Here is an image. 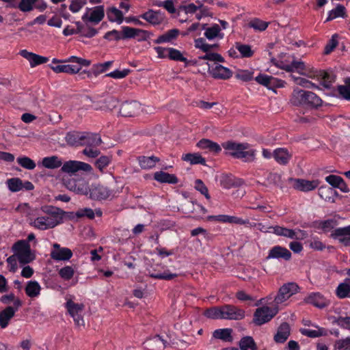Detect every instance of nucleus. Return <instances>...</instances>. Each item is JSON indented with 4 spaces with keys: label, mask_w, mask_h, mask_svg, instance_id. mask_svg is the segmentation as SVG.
<instances>
[{
    "label": "nucleus",
    "mask_w": 350,
    "mask_h": 350,
    "mask_svg": "<svg viewBox=\"0 0 350 350\" xmlns=\"http://www.w3.org/2000/svg\"><path fill=\"white\" fill-rule=\"evenodd\" d=\"M41 210L45 215L30 219L29 221L30 226L40 230L51 229L62 224L67 214L62 209L53 206H42Z\"/></svg>",
    "instance_id": "1"
},
{
    "label": "nucleus",
    "mask_w": 350,
    "mask_h": 350,
    "mask_svg": "<svg viewBox=\"0 0 350 350\" xmlns=\"http://www.w3.org/2000/svg\"><path fill=\"white\" fill-rule=\"evenodd\" d=\"M223 148L234 158L242 159L245 162H252L256 159V150L251 148L248 143L226 142Z\"/></svg>",
    "instance_id": "2"
},
{
    "label": "nucleus",
    "mask_w": 350,
    "mask_h": 350,
    "mask_svg": "<svg viewBox=\"0 0 350 350\" xmlns=\"http://www.w3.org/2000/svg\"><path fill=\"white\" fill-rule=\"evenodd\" d=\"M291 105L297 107H318L321 106L322 100L312 92L295 89L290 99Z\"/></svg>",
    "instance_id": "3"
},
{
    "label": "nucleus",
    "mask_w": 350,
    "mask_h": 350,
    "mask_svg": "<svg viewBox=\"0 0 350 350\" xmlns=\"http://www.w3.org/2000/svg\"><path fill=\"white\" fill-rule=\"evenodd\" d=\"M278 68L287 72L297 71L301 75L306 76L309 78L314 79L315 77H325L327 74L325 71L317 70L310 65H306L304 62L293 60L291 64H284L282 62L277 63Z\"/></svg>",
    "instance_id": "4"
},
{
    "label": "nucleus",
    "mask_w": 350,
    "mask_h": 350,
    "mask_svg": "<svg viewBox=\"0 0 350 350\" xmlns=\"http://www.w3.org/2000/svg\"><path fill=\"white\" fill-rule=\"evenodd\" d=\"M122 187L117 185L110 187L94 184L89 188V198L94 200H112L117 197L122 192Z\"/></svg>",
    "instance_id": "5"
},
{
    "label": "nucleus",
    "mask_w": 350,
    "mask_h": 350,
    "mask_svg": "<svg viewBox=\"0 0 350 350\" xmlns=\"http://www.w3.org/2000/svg\"><path fill=\"white\" fill-rule=\"evenodd\" d=\"M12 250L22 265L28 264L36 258L31 252L29 243L26 240H20L16 242L13 245Z\"/></svg>",
    "instance_id": "6"
},
{
    "label": "nucleus",
    "mask_w": 350,
    "mask_h": 350,
    "mask_svg": "<svg viewBox=\"0 0 350 350\" xmlns=\"http://www.w3.org/2000/svg\"><path fill=\"white\" fill-rule=\"evenodd\" d=\"M278 307L274 305L273 308L262 306L258 308L254 314V323L257 325H261L270 321L278 313Z\"/></svg>",
    "instance_id": "7"
},
{
    "label": "nucleus",
    "mask_w": 350,
    "mask_h": 350,
    "mask_svg": "<svg viewBox=\"0 0 350 350\" xmlns=\"http://www.w3.org/2000/svg\"><path fill=\"white\" fill-rule=\"evenodd\" d=\"M105 16V7L103 5H96L93 8H86L85 12L81 18L85 24H98Z\"/></svg>",
    "instance_id": "8"
},
{
    "label": "nucleus",
    "mask_w": 350,
    "mask_h": 350,
    "mask_svg": "<svg viewBox=\"0 0 350 350\" xmlns=\"http://www.w3.org/2000/svg\"><path fill=\"white\" fill-rule=\"evenodd\" d=\"M299 286L296 283L288 282L283 284L278 290V294L274 297V304L278 307L279 304L288 300L291 296L298 292Z\"/></svg>",
    "instance_id": "9"
},
{
    "label": "nucleus",
    "mask_w": 350,
    "mask_h": 350,
    "mask_svg": "<svg viewBox=\"0 0 350 350\" xmlns=\"http://www.w3.org/2000/svg\"><path fill=\"white\" fill-rule=\"evenodd\" d=\"M269 229L278 236H283L292 239H304L307 237L305 231L300 229H289L280 226H270Z\"/></svg>",
    "instance_id": "10"
},
{
    "label": "nucleus",
    "mask_w": 350,
    "mask_h": 350,
    "mask_svg": "<svg viewBox=\"0 0 350 350\" xmlns=\"http://www.w3.org/2000/svg\"><path fill=\"white\" fill-rule=\"evenodd\" d=\"M66 307L70 315L74 319L76 325L84 326V320L81 315L85 308L84 304H77L70 299L67 301Z\"/></svg>",
    "instance_id": "11"
},
{
    "label": "nucleus",
    "mask_w": 350,
    "mask_h": 350,
    "mask_svg": "<svg viewBox=\"0 0 350 350\" xmlns=\"http://www.w3.org/2000/svg\"><path fill=\"white\" fill-rule=\"evenodd\" d=\"M92 170V166L87 163L72 160L63 163L61 169L63 172L68 174H75L78 171L90 172Z\"/></svg>",
    "instance_id": "12"
},
{
    "label": "nucleus",
    "mask_w": 350,
    "mask_h": 350,
    "mask_svg": "<svg viewBox=\"0 0 350 350\" xmlns=\"http://www.w3.org/2000/svg\"><path fill=\"white\" fill-rule=\"evenodd\" d=\"M289 182L293 183V186L295 189H297L303 192H308L317 188L320 184L319 180H308L301 178H293L288 179Z\"/></svg>",
    "instance_id": "13"
},
{
    "label": "nucleus",
    "mask_w": 350,
    "mask_h": 350,
    "mask_svg": "<svg viewBox=\"0 0 350 350\" xmlns=\"http://www.w3.org/2000/svg\"><path fill=\"white\" fill-rule=\"evenodd\" d=\"M222 319L241 320L245 317V311L232 305L221 306Z\"/></svg>",
    "instance_id": "14"
},
{
    "label": "nucleus",
    "mask_w": 350,
    "mask_h": 350,
    "mask_svg": "<svg viewBox=\"0 0 350 350\" xmlns=\"http://www.w3.org/2000/svg\"><path fill=\"white\" fill-rule=\"evenodd\" d=\"M208 72L215 79H228L232 76V72L228 68L217 63L208 64Z\"/></svg>",
    "instance_id": "15"
},
{
    "label": "nucleus",
    "mask_w": 350,
    "mask_h": 350,
    "mask_svg": "<svg viewBox=\"0 0 350 350\" xmlns=\"http://www.w3.org/2000/svg\"><path fill=\"white\" fill-rule=\"evenodd\" d=\"M72 256L71 250L68 247H62L58 243L53 245V250L51 252V257L57 261H67Z\"/></svg>",
    "instance_id": "16"
},
{
    "label": "nucleus",
    "mask_w": 350,
    "mask_h": 350,
    "mask_svg": "<svg viewBox=\"0 0 350 350\" xmlns=\"http://www.w3.org/2000/svg\"><path fill=\"white\" fill-rule=\"evenodd\" d=\"M208 219L220 223H228L237 225H247L250 224L249 219H243L237 216L228 215H211L208 217Z\"/></svg>",
    "instance_id": "17"
},
{
    "label": "nucleus",
    "mask_w": 350,
    "mask_h": 350,
    "mask_svg": "<svg viewBox=\"0 0 350 350\" xmlns=\"http://www.w3.org/2000/svg\"><path fill=\"white\" fill-rule=\"evenodd\" d=\"M139 17L152 25H161L165 20V14L160 10H148Z\"/></svg>",
    "instance_id": "18"
},
{
    "label": "nucleus",
    "mask_w": 350,
    "mask_h": 350,
    "mask_svg": "<svg viewBox=\"0 0 350 350\" xmlns=\"http://www.w3.org/2000/svg\"><path fill=\"white\" fill-rule=\"evenodd\" d=\"M331 237L337 239L342 245L350 246V225L335 229L331 234Z\"/></svg>",
    "instance_id": "19"
},
{
    "label": "nucleus",
    "mask_w": 350,
    "mask_h": 350,
    "mask_svg": "<svg viewBox=\"0 0 350 350\" xmlns=\"http://www.w3.org/2000/svg\"><path fill=\"white\" fill-rule=\"evenodd\" d=\"M140 110V104L136 101L124 102L120 109V113L124 117L136 116Z\"/></svg>",
    "instance_id": "20"
},
{
    "label": "nucleus",
    "mask_w": 350,
    "mask_h": 350,
    "mask_svg": "<svg viewBox=\"0 0 350 350\" xmlns=\"http://www.w3.org/2000/svg\"><path fill=\"white\" fill-rule=\"evenodd\" d=\"M20 55L29 61L30 66L32 68L38 65L45 64L49 61L48 57L29 52L25 49L21 51Z\"/></svg>",
    "instance_id": "21"
},
{
    "label": "nucleus",
    "mask_w": 350,
    "mask_h": 350,
    "mask_svg": "<svg viewBox=\"0 0 350 350\" xmlns=\"http://www.w3.org/2000/svg\"><path fill=\"white\" fill-rule=\"evenodd\" d=\"M202 29L204 31V36L209 40H214L215 38L222 39L224 38V33H221V29L217 24H213L211 27H207V24H203L201 25Z\"/></svg>",
    "instance_id": "22"
},
{
    "label": "nucleus",
    "mask_w": 350,
    "mask_h": 350,
    "mask_svg": "<svg viewBox=\"0 0 350 350\" xmlns=\"http://www.w3.org/2000/svg\"><path fill=\"white\" fill-rule=\"evenodd\" d=\"M125 36L128 37V39L138 38V41H144L150 38L151 33L144 29L133 28L128 26V28L125 29Z\"/></svg>",
    "instance_id": "23"
},
{
    "label": "nucleus",
    "mask_w": 350,
    "mask_h": 350,
    "mask_svg": "<svg viewBox=\"0 0 350 350\" xmlns=\"http://www.w3.org/2000/svg\"><path fill=\"white\" fill-rule=\"evenodd\" d=\"M291 258V253L286 247L277 245L272 247L267 257V259L270 258H283L286 260H289Z\"/></svg>",
    "instance_id": "24"
},
{
    "label": "nucleus",
    "mask_w": 350,
    "mask_h": 350,
    "mask_svg": "<svg viewBox=\"0 0 350 350\" xmlns=\"http://www.w3.org/2000/svg\"><path fill=\"white\" fill-rule=\"evenodd\" d=\"M273 158L278 163L286 165L291 159L292 154L286 148H278L273 150Z\"/></svg>",
    "instance_id": "25"
},
{
    "label": "nucleus",
    "mask_w": 350,
    "mask_h": 350,
    "mask_svg": "<svg viewBox=\"0 0 350 350\" xmlns=\"http://www.w3.org/2000/svg\"><path fill=\"white\" fill-rule=\"evenodd\" d=\"M306 301L314 306L323 308L328 306L329 301L319 293H313L306 298Z\"/></svg>",
    "instance_id": "26"
},
{
    "label": "nucleus",
    "mask_w": 350,
    "mask_h": 350,
    "mask_svg": "<svg viewBox=\"0 0 350 350\" xmlns=\"http://www.w3.org/2000/svg\"><path fill=\"white\" fill-rule=\"evenodd\" d=\"M81 146L86 147L99 146L102 144L100 136L96 133L83 132Z\"/></svg>",
    "instance_id": "27"
},
{
    "label": "nucleus",
    "mask_w": 350,
    "mask_h": 350,
    "mask_svg": "<svg viewBox=\"0 0 350 350\" xmlns=\"http://www.w3.org/2000/svg\"><path fill=\"white\" fill-rule=\"evenodd\" d=\"M66 187L69 190L78 194L87 196L89 193V187H88L87 183L84 181H70L66 185Z\"/></svg>",
    "instance_id": "28"
},
{
    "label": "nucleus",
    "mask_w": 350,
    "mask_h": 350,
    "mask_svg": "<svg viewBox=\"0 0 350 350\" xmlns=\"http://www.w3.org/2000/svg\"><path fill=\"white\" fill-rule=\"evenodd\" d=\"M154 178L161 183L176 184L178 182V178L174 174L163 171L156 172L154 174Z\"/></svg>",
    "instance_id": "29"
},
{
    "label": "nucleus",
    "mask_w": 350,
    "mask_h": 350,
    "mask_svg": "<svg viewBox=\"0 0 350 350\" xmlns=\"http://www.w3.org/2000/svg\"><path fill=\"white\" fill-rule=\"evenodd\" d=\"M220 184L225 189H230L243 185V181L231 175H224L221 177Z\"/></svg>",
    "instance_id": "30"
},
{
    "label": "nucleus",
    "mask_w": 350,
    "mask_h": 350,
    "mask_svg": "<svg viewBox=\"0 0 350 350\" xmlns=\"http://www.w3.org/2000/svg\"><path fill=\"white\" fill-rule=\"evenodd\" d=\"M290 335V326L287 323H282L274 336V340L278 343L284 342Z\"/></svg>",
    "instance_id": "31"
},
{
    "label": "nucleus",
    "mask_w": 350,
    "mask_h": 350,
    "mask_svg": "<svg viewBox=\"0 0 350 350\" xmlns=\"http://www.w3.org/2000/svg\"><path fill=\"white\" fill-rule=\"evenodd\" d=\"M50 68L56 73L64 72L71 75L78 73L81 70L80 66L70 64L50 66Z\"/></svg>",
    "instance_id": "32"
},
{
    "label": "nucleus",
    "mask_w": 350,
    "mask_h": 350,
    "mask_svg": "<svg viewBox=\"0 0 350 350\" xmlns=\"http://www.w3.org/2000/svg\"><path fill=\"white\" fill-rule=\"evenodd\" d=\"M137 161L139 162L140 167L142 169L149 170L154 167L156 165L157 163H158L160 161V159L159 158L154 156H140L137 158Z\"/></svg>",
    "instance_id": "33"
},
{
    "label": "nucleus",
    "mask_w": 350,
    "mask_h": 350,
    "mask_svg": "<svg viewBox=\"0 0 350 350\" xmlns=\"http://www.w3.org/2000/svg\"><path fill=\"white\" fill-rule=\"evenodd\" d=\"M16 310L12 306H8L0 312V326L1 328H5L8 326Z\"/></svg>",
    "instance_id": "34"
},
{
    "label": "nucleus",
    "mask_w": 350,
    "mask_h": 350,
    "mask_svg": "<svg viewBox=\"0 0 350 350\" xmlns=\"http://www.w3.org/2000/svg\"><path fill=\"white\" fill-rule=\"evenodd\" d=\"M336 295L340 299L350 298V278H346L336 289Z\"/></svg>",
    "instance_id": "35"
},
{
    "label": "nucleus",
    "mask_w": 350,
    "mask_h": 350,
    "mask_svg": "<svg viewBox=\"0 0 350 350\" xmlns=\"http://www.w3.org/2000/svg\"><path fill=\"white\" fill-rule=\"evenodd\" d=\"M83 132L72 131L67 133L66 136V142L72 146H81Z\"/></svg>",
    "instance_id": "36"
},
{
    "label": "nucleus",
    "mask_w": 350,
    "mask_h": 350,
    "mask_svg": "<svg viewBox=\"0 0 350 350\" xmlns=\"http://www.w3.org/2000/svg\"><path fill=\"white\" fill-rule=\"evenodd\" d=\"M63 162L57 156L46 157L42 159V165L47 169H55L61 167Z\"/></svg>",
    "instance_id": "37"
},
{
    "label": "nucleus",
    "mask_w": 350,
    "mask_h": 350,
    "mask_svg": "<svg viewBox=\"0 0 350 350\" xmlns=\"http://www.w3.org/2000/svg\"><path fill=\"white\" fill-rule=\"evenodd\" d=\"M25 293L29 297L34 298L40 294L41 286L37 281H29L25 287Z\"/></svg>",
    "instance_id": "38"
},
{
    "label": "nucleus",
    "mask_w": 350,
    "mask_h": 350,
    "mask_svg": "<svg viewBox=\"0 0 350 350\" xmlns=\"http://www.w3.org/2000/svg\"><path fill=\"white\" fill-rule=\"evenodd\" d=\"M197 146L201 149H207L214 153H218L221 150L218 144L206 139H202L199 141Z\"/></svg>",
    "instance_id": "39"
},
{
    "label": "nucleus",
    "mask_w": 350,
    "mask_h": 350,
    "mask_svg": "<svg viewBox=\"0 0 350 350\" xmlns=\"http://www.w3.org/2000/svg\"><path fill=\"white\" fill-rule=\"evenodd\" d=\"M319 196L325 201L334 202V197L337 196V192L332 187L322 186L319 189Z\"/></svg>",
    "instance_id": "40"
},
{
    "label": "nucleus",
    "mask_w": 350,
    "mask_h": 350,
    "mask_svg": "<svg viewBox=\"0 0 350 350\" xmlns=\"http://www.w3.org/2000/svg\"><path fill=\"white\" fill-rule=\"evenodd\" d=\"M107 16L109 21L121 24L123 21L122 12L115 7L109 8L107 11Z\"/></svg>",
    "instance_id": "41"
},
{
    "label": "nucleus",
    "mask_w": 350,
    "mask_h": 350,
    "mask_svg": "<svg viewBox=\"0 0 350 350\" xmlns=\"http://www.w3.org/2000/svg\"><path fill=\"white\" fill-rule=\"evenodd\" d=\"M194 43L196 48L200 49L204 53L211 52L219 46L217 44H209L206 43V40L202 38L196 39Z\"/></svg>",
    "instance_id": "42"
},
{
    "label": "nucleus",
    "mask_w": 350,
    "mask_h": 350,
    "mask_svg": "<svg viewBox=\"0 0 350 350\" xmlns=\"http://www.w3.org/2000/svg\"><path fill=\"white\" fill-rule=\"evenodd\" d=\"M347 16L346 9L344 5L341 4L337 5L336 8L330 10L328 13V16L325 22L330 21L334 18L342 17L345 18Z\"/></svg>",
    "instance_id": "43"
},
{
    "label": "nucleus",
    "mask_w": 350,
    "mask_h": 350,
    "mask_svg": "<svg viewBox=\"0 0 350 350\" xmlns=\"http://www.w3.org/2000/svg\"><path fill=\"white\" fill-rule=\"evenodd\" d=\"M239 346L241 350H257V345L251 336L242 338L239 342Z\"/></svg>",
    "instance_id": "44"
},
{
    "label": "nucleus",
    "mask_w": 350,
    "mask_h": 350,
    "mask_svg": "<svg viewBox=\"0 0 350 350\" xmlns=\"http://www.w3.org/2000/svg\"><path fill=\"white\" fill-rule=\"evenodd\" d=\"M213 336L217 339L230 342L232 340V329L228 328L216 329L213 332Z\"/></svg>",
    "instance_id": "45"
},
{
    "label": "nucleus",
    "mask_w": 350,
    "mask_h": 350,
    "mask_svg": "<svg viewBox=\"0 0 350 350\" xmlns=\"http://www.w3.org/2000/svg\"><path fill=\"white\" fill-rule=\"evenodd\" d=\"M128 28V26H123L122 27V31L120 32L117 30H112L110 31L107 32L104 38L109 40H125L128 39V37L125 36V29Z\"/></svg>",
    "instance_id": "46"
},
{
    "label": "nucleus",
    "mask_w": 350,
    "mask_h": 350,
    "mask_svg": "<svg viewBox=\"0 0 350 350\" xmlns=\"http://www.w3.org/2000/svg\"><path fill=\"white\" fill-rule=\"evenodd\" d=\"M178 35V30L174 29L168 31L165 33L159 36L156 40H154L155 44H160L164 42H169L172 40L176 38Z\"/></svg>",
    "instance_id": "47"
},
{
    "label": "nucleus",
    "mask_w": 350,
    "mask_h": 350,
    "mask_svg": "<svg viewBox=\"0 0 350 350\" xmlns=\"http://www.w3.org/2000/svg\"><path fill=\"white\" fill-rule=\"evenodd\" d=\"M168 58L174 61L184 62L186 66L189 64V62L183 54L174 48H168Z\"/></svg>",
    "instance_id": "48"
},
{
    "label": "nucleus",
    "mask_w": 350,
    "mask_h": 350,
    "mask_svg": "<svg viewBox=\"0 0 350 350\" xmlns=\"http://www.w3.org/2000/svg\"><path fill=\"white\" fill-rule=\"evenodd\" d=\"M182 159L189 162L191 164H204L205 159L198 153H188L183 154Z\"/></svg>",
    "instance_id": "49"
},
{
    "label": "nucleus",
    "mask_w": 350,
    "mask_h": 350,
    "mask_svg": "<svg viewBox=\"0 0 350 350\" xmlns=\"http://www.w3.org/2000/svg\"><path fill=\"white\" fill-rule=\"evenodd\" d=\"M6 185L12 192H17L23 189V183L18 178H12L8 179Z\"/></svg>",
    "instance_id": "50"
},
{
    "label": "nucleus",
    "mask_w": 350,
    "mask_h": 350,
    "mask_svg": "<svg viewBox=\"0 0 350 350\" xmlns=\"http://www.w3.org/2000/svg\"><path fill=\"white\" fill-rule=\"evenodd\" d=\"M235 48L241 53L243 57H251L253 56L254 51L252 49L251 46L248 44L237 42Z\"/></svg>",
    "instance_id": "51"
},
{
    "label": "nucleus",
    "mask_w": 350,
    "mask_h": 350,
    "mask_svg": "<svg viewBox=\"0 0 350 350\" xmlns=\"http://www.w3.org/2000/svg\"><path fill=\"white\" fill-rule=\"evenodd\" d=\"M255 80L262 85H265L269 88L271 87V85L275 84V81L276 79L271 76H268L266 75H259L255 78Z\"/></svg>",
    "instance_id": "52"
},
{
    "label": "nucleus",
    "mask_w": 350,
    "mask_h": 350,
    "mask_svg": "<svg viewBox=\"0 0 350 350\" xmlns=\"http://www.w3.org/2000/svg\"><path fill=\"white\" fill-rule=\"evenodd\" d=\"M204 316L212 319H222L221 307H214L206 310Z\"/></svg>",
    "instance_id": "53"
},
{
    "label": "nucleus",
    "mask_w": 350,
    "mask_h": 350,
    "mask_svg": "<svg viewBox=\"0 0 350 350\" xmlns=\"http://www.w3.org/2000/svg\"><path fill=\"white\" fill-rule=\"evenodd\" d=\"M338 91L342 98L350 100V79L345 81V85H338Z\"/></svg>",
    "instance_id": "54"
},
{
    "label": "nucleus",
    "mask_w": 350,
    "mask_h": 350,
    "mask_svg": "<svg viewBox=\"0 0 350 350\" xmlns=\"http://www.w3.org/2000/svg\"><path fill=\"white\" fill-rule=\"evenodd\" d=\"M17 163L27 170H33L36 166V163L31 159L25 156L17 158Z\"/></svg>",
    "instance_id": "55"
},
{
    "label": "nucleus",
    "mask_w": 350,
    "mask_h": 350,
    "mask_svg": "<svg viewBox=\"0 0 350 350\" xmlns=\"http://www.w3.org/2000/svg\"><path fill=\"white\" fill-rule=\"evenodd\" d=\"M301 333L310 338H317L326 334V331L323 328H318V329H301Z\"/></svg>",
    "instance_id": "56"
},
{
    "label": "nucleus",
    "mask_w": 350,
    "mask_h": 350,
    "mask_svg": "<svg viewBox=\"0 0 350 350\" xmlns=\"http://www.w3.org/2000/svg\"><path fill=\"white\" fill-rule=\"evenodd\" d=\"M59 276L64 280H70L75 274V270L71 266H65L58 272Z\"/></svg>",
    "instance_id": "57"
},
{
    "label": "nucleus",
    "mask_w": 350,
    "mask_h": 350,
    "mask_svg": "<svg viewBox=\"0 0 350 350\" xmlns=\"http://www.w3.org/2000/svg\"><path fill=\"white\" fill-rule=\"evenodd\" d=\"M334 350H350V336L337 340L334 345Z\"/></svg>",
    "instance_id": "58"
},
{
    "label": "nucleus",
    "mask_w": 350,
    "mask_h": 350,
    "mask_svg": "<svg viewBox=\"0 0 350 350\" xmlns=\"http://www.w3.org/2000/svg\"><path fill=\"white\" fill-rule=\"evenodd\" d=\"M254 72L247 70H239L235 74V77L237 79L243 81H249L252 79Z\"/></svg>",
    "instance_id": "59"
},
{
    "label": "nucleus",
    "mask_w": 350,
    "mask_h": 350,
    "mask_svg": "<svg viewBox=\"0 0 350 350\" xmlns=\"http://www.w3.org/2000/svg\"><path fill=\"white\" fill-rule=\"evenodd\" d=\"M111 160V159L109 156H101L96 161L95 165L100 171L102 172L107 166L109 165Z\"/></svg>",
    "instance_id": "60"
},
{
    "label": "nucleus",
    "mask_w": 350,
    "mask_h": 350,
    "mask_svg": "<svg viewBox=\"0 0 350 350\" xmlns=\"http://www.w3.org/2000/svg\"><path fill=\"white\" fill-rule=\"evenodd\" d=\"M194 187L196 190L204 195L206 199L209 200L211 198L208 188L200 179L196 180Z\"/></svg>",
    "instance_id": "61"
},
{
    "label": "nucleus",
    "mask_w": 350,
    "mask_h": 350,
    "mask_svg": "<svg viewBox=\"0 0 350 350\" xmlns=\"http://www.w3.org/2000/svg\"><path fill=\"white\" fill-rule=\"evenodd\" d=\"M34 4L31 0H19L18 8L24 12H30L33 9Z\"/></svg>",
    "instance_id": "62"
},
{
    "label": "nucleus",
    "mask_w": 350,
    "mask_h": 350,
    "mask_svg": "<svg viewBox=\"0 0 350 350\" xmlns=\"http://www.w3.org/2000/svg\"><path fill=\"white\" fill-rule=\"evenodd\" d=\"M82 153L89 158H96L100 154V150L98 149V146L85 147L83 150Z\"/></svg>",
    "instance_id": "63"
},
{
    "label": "nucleus",
    "mask_w": 350,
    "mask_h": 350,
    "mask_svg": "<svg viewBox=\"0 0 350 350\" xmlns=\"http://www.w3.org/2000/svg\"><path fill=\"white\" fill-rule=\"evenodd\" d=\"M249 26L258 31H264L268 27V23L259 19H254L249 23Z\"/></svg>",
    "instance_id": "64"
}]
</instances>
